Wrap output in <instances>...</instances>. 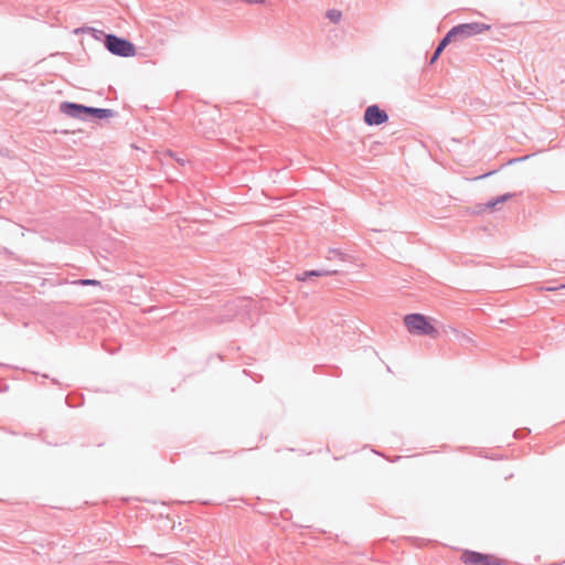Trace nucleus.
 <instances>
[{"instance_id":"obj_1","label":"nucleus","mask_w":565,"mask_h":565,"mask_svg":"<svg viewBox=\"0 0 565 565\" xmlns=\"http://www.w3.org/2000/svg\"><path fill=\"white\" fill-rule=\"evenodd\" d=\"M434 319L422 313H409L403 319L406 330L411 334L438 338L439 331L434 324Z\"/></svg>"},{"instance_id":"obj_2","label":"nucleus","mask_w":565,"mask_h":565,"mask_svg":"<svg viewBox=\"0 0 565 565\" xmlns=\"http://www.w3.org/2000/svg\"><path fill=\"white\" fill-rule=\"evenodd\" d=\"M61 110L73 118H83L84 115L94 116L96 118L103 119L111 116V111L109 109L86 107L83 105H77L74 103H63L61 105Z\"/></svg>"},{"instance_id":"obj_3","label":"nucleus","mask_w":565,"mask_h":565,"mask_svg":"<svg viewBox=\"0 0 565 565\" xmlns=\"http://www.w3.org/2000/svg\"><path fill=\"white\" fill-rule=\"evenodd\" d=\"M460 561L465 565H508L504 559L493 554H482L470 550H465L461 553Z\"/></svg>"},{"instance_id":"obj_4","label":"nucleus","mask_w":565,"mask_h":565,"mask_svg":"<svg viewBox=\"0 0 565 565\" xmlns=\"http://www.w3.org/2000/svg\"><path fill=\"white\" fill-rule=\"evenodd\" d=\"M491 30L490 24L481 22L462 23L452 28V34L457 40H463L471 36L480 35Z\"/></svg>"},{"instance_id":"obj_5","label":"nucleus","mask_w":565,"mask_h":565,"mask_svg":"<svg viewBox=\"0 0 565 565\" xmlns=\"http://www.w3.org/2000/svg\"><path fill=\"white\" fill-rule=\"evenodd\" d=\"M106 47L116 55L134 56L136 53L135 46L127 40L120 39L116 35H107L105 41Z\"/></svg>"},{"instance_id":"obj_6","label":"nucleus","mask_w":565,"mask_h":565,"mask_svg":"<svg viewBox=\"0 0 565 565\" xmlns=\"http://www.w3.org/2000/svg\"><path fill=\"white\" fill-rule=\"evenodd\" d=\"M388 116L385 110L381 109L377 105H371L365 109L364 122L369 126H379L385 124Z\"/></svg>"},{"instance_id":"obj_7","label":"nucleus","mask_w":565,"mask_h":565,"mask_svg":"<svg viewBox=\"0 0 565 565\" xmlns=\"http://www.w3.org/2000/svg\"><path fill=\"white\" fill-rule=\"evenodd\" d=\"M457 38L455 34H452V29L447 33V35L441 40V42L438 44L437 49L439 51H444V49L447 46V44L451 41H456Z\"/></svg>"},{"instance_id":"obj_8","label":"nucleus","mask_w":565,"mask_h":565,"mask_svg":"<svg viewBox=\"0 0 565 565\" xmlns=\"http://www.w3.org/2000/svg\"><path fill=\"white\" fill-rule=\"evenodd\" d=\"M457 38L455 34H452V29L447 33V35L441 40V42L438 44L437 49L439 51H444V49L447 46V44L451 41H456Z\"/></svg>"},{"instance_id":"obj_9","label":"nucleus","mask_w":565,"mask_h":565,"mask_svg":"<svg viewBox=\"0 0 565 565\" xmlns=\"http://www.w3.org/2000/svg\"><path fill=\"white\" fill-rule=\"evenodd\" d=\"M327 18L333 22V23H338L340 22L341 18H342V12L340 10H337V9H330L327 11Z\"/></svg>"},{"instance_id":"obj_10","label":"nucleus","mask_w":565,"mask_h":565,"mask_svg":"<svg viewBox=\"0 0 565 565\" xmlns=\"http://www.w3.org/2000/svg\"><path fill=\"white\" fill-rule=\"evenodd\" d=\"M511 198H512V194H503V195L499 196L497 200L488 202L486 204V207L492 210L495 207L497 204L504 203L508 200H510Z\"/></svg>"},{"instance_id":"obj_11","label":"nucleus","mask_w":565,"mask_h":565,"mask_svg":"<svg viewBox=\"0 0 565 565\" xmlns=\"http://www.w3.org/2000/svg\"><path fill=\"white\" fill-rule=\"evenodd\" d=\"M78 284L83 286H100V281L96 279H82Z\"/></svg>"},{"instance_id":"obj_12","label":"nucleus","mask_w":565,"mask_h":565,"mask_svg":"<svg viewBox=\"0 0 565 565\" xmlns=\"http://www.w3.org/2000/svg\"><path fill=\"white\" fill-rule=\"evenodd\" d=\"M440 54H441V51L436 49L430 62L434 63L439 57Z\"/></svg>"}]
</instances>
